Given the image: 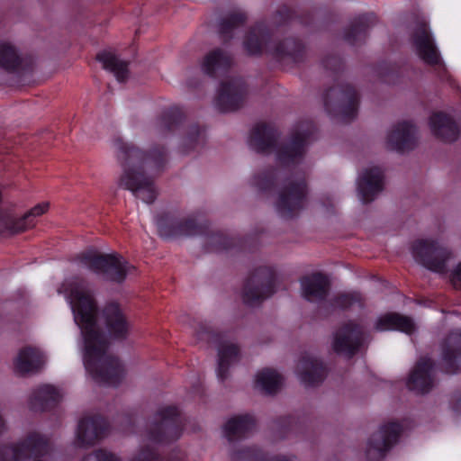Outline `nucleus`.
<instances>
[{"label": "nucleus", "instance_id": "1", "mask_svg": "<svg viewBox=\"0 0 461 461\" xmlns=\"http://www.w3.org/2000/svg\"><path fill=\"white\" fill-rule=\"evenodd\" d=\"M59 293L69 300L75 322L81 330L86 369L95 382L118 385L124 377V367L109 350L110 342L97 322L104 325L111 338L123 339L130 330L123 310L118 303H109L98 313L97 303L87 283L77 276L65 280Z\"/></svg>", "mask_w": 461, "mask_h": 461}, {"label": "nucleus", "instance_id": "2", "mask_svg": "<svg viewBox=\"0 0 461 461\" xmlns=\"http://www.w3.org/2000/svg\"><path fill=\"white\" fill-rule=\"evenodd\" d=\"M116 158L122 168L118 186L131 191L136 198L152 203L157 197L152 175L160 172L167 162L164 147H154L149 154L133 144L116 140Z\"/></svg>", "mask_w": 461, "mask_h": 461}, {"label": "nucleus", "instance_id": "3", "mask_svg": "<svg viewBox=\"0 0 461 461\" xmlns=\"http://www.w3.org/2000/svg\"><path fill=\"white\" fill-rule=\"evenodd\" d=\"M308 187L303 172L296 170L285 175L275 203L278 214L286 220L298 216L305 208Z\"/></svg>", "mask_w": 461, "mask_h": 461}, {"label": "nucleus", "instance_id": "4", "mask_svg": "<svg viewBox=\"0 0 461 461\" xmlns=\"http://www.w3.org/2000/svg\"><path fill=\"white\" fill-rule=\"evenodd\" d=\"M77 260L94 273L101 275L105 280L119 284L122 283L128 275L136 272V267L117 253L101 254L88 250L77 255Z\"/></svg>", "mask_w": 461, "mask_h": 461}, {"label": "nucleus", "instance_id": "5", "mask_svg": "<svg viewBox=\"0 0 461 461\" xmlns=\"http://www.w3.org/2000/svg\"><path fill=\"white\" fill-rule=\"evenodd\" d=\"M324 105L329 113L347 122L356 115L358 95L350 85L333 86L325 94Z\"/></svg>", "mask_w": 461, "mask_h": 461}, {"label": "nucleus", "instance_id": "6", "mask_svg": "<svg viewBox=\"0 0 461 461\" xmlns=\"http://www.w3.org/2000/svg\"><path fill=\"white\" fill-rule=\"evenodd\" d=\"M406 426L399 421H387L369 438L366 457L367 461H382L387 452L398 442Z\"/></svg>", "mask_w": 461, "mask_h": 461}, {"label": "nucleus", "instance_id": "7", "mask_svg": "<svg viewBox=\"0 0 461 461\" xmlns=\"http://www.w3.org/2000/svg\"><path fill=\"white\" fill-rule=\"evenodd\" d=\"M275 272L267 267L257 268L248 278L242 298L244 303L255 306L261 303L274 293Z\"/></svg>", "mask_w": 461, "mask_h": 461}, {"label": "nucleus", "instance_id": "8", "mask_svg": "<svg viewBox=\"0 0 461 461\" xmlns=\"http://www.w3.org/2000/svg\"><path fill=\"white\" fill-rule=\"evenodd\" d=\"M411 252L417 262L437 273L446 272L447 261L451 258V252L447 248L428 240L415 241Z\"/></svg>", "mask_w": 461, "mask_h": 461}, {"label": "nucleus", "instance_id": "9", "mask_svg": "<svg viewBox=\"0 0 461 461\" xmlns=\"http://www.w3.org/2000/svg\"><path fill=\"white\" fill-rule=\"evenodd\" d=\"M48 440L42 436L32 433L11 445L0 447V461H25L32 456H41L49 452Z\"/></svg>", "mask_w": 461, "mask_h": 461}, {"label": "nucleus", "instance_id": "10", "mask_svg": "<svg viewBox=\"0 0 461 461\" xmlns=\"http://www.w3.org/2000/svg\"><path fill=\"white\" fill-rule=\"evenodd\" d=\"M179 412L176 407L158 410L148 430L147 438L153 442L176 440L180 436Z\"/></svg>", "mask_w": 461, "mask_h": 461}, {"label": "nucleus", "instance_id": "11", "mask_svg": "<svg viewBox=\"0 0 461 461\" xmlns=\"http://www.w3.org/2000/svg\"><path fill=\"white\" fill-rule=\"evenodd\" d=\"M364 328L352 321L341 325L334 333L332 348L338 354L352 357L365 341Z\"/></svg>", "mask_w": 461, "mask_h": 461}, {"label": "nucleus", "instance_id": "12", "mask_svg": "<svg viewBox=\"0 0 461 461\" xmlns=\"http://www.w3.org/2000/svg\"><path fill=\"white\" fill-rule=\"evenodd\" d=\"M246 95L244 81L240 77H231L221 82L216 106L222 113L236 111L243 104Z\"/></svg>", "mask_w": 461, "mask_h": 461}, {"label": "nucleus", "instance_id": "13", "mask_svg": "<svg viewBox=\"0 0 461 461\" xmlns=\"http://www.w3.org/2000/svg\"><path fill=\"white\" fill-rule=\"evenodd\" d=\"M411 42L418 56L429 65L439 63L440 58L436 48L428 23L418 20L411 33Z\"/></svg>", "mask_w": 461, "mask_h": 461}, {"label": "nucleus", "instance_id": "14", "mask_svg": "<svg viewBox=\"0 0 461 461\" xmlns=\"http://www.w3.org/2000/svg\"><path fill=\"white\" fill-rule=\"evenodd\" d=\"M416 126L408 121L393 125L387 134L386 147L388 149L405 152L413 149L418 144Z\"/></svg>", "mask_w": 461, "mask_h": 461}, {"label": "nucleus", "instance_id": "15", "mask_svg": "<svg viewBox=\"0 0 461 461\" xmlns=\"http://www.w3.org/2000/svg\"><path fill=\"white\" fill-rule=\"evenodd\" d=\"M157 226L159 235L164 238L191 237L203 232V227L194 219L172 220L168 214L160 215Z\"/></svg>", "mask_w": 461, "mask_h": 461}, {"label": "nucleus", "instance_id": "16", "mask_svg": "<svg viewBox=\"0 0 461 461\" xmlns=\"http://www.w3.org/2000/svg\"><path fill=\"white\" fill-rule=\"evenodd\" d=\"M310 132L307 130H296L291 139L277 150V160L283 167L297 165L305 154Z\"/></svg>", "mask_w": 461, "mask_h": 461}, {"label": "nucleus", "instance_id": "17", "mask_svg": "<svg viewBox=\"0 0 461 461\" xmlns=\"http://www.w3.org/2000/svg\"><path fill=\"white\" fill-rule=\"evenodd\" d=\"M434 367L435 363L431 358L420 357L410 375L408 389L420 394L429 393L435 385Z\"/></svg>", "mask_w": 461, "mask_h": 461}, {"label": "nucleus", "instance_id": "18", "mask_svg": "<svg viewBox=\"0 0 461 461\" xmlns=\"http://www.w3.org/2000/svg\"><path fill=\"white\" fill-rule=\"evenodd\" d=\"M109 429L108 422L101 416L86 417L79 421L77 444L80 447L94 445L104 438Z\"/></svg>", "mask_w": 461, "mask_h": 461}, {"label": "nucleus", "instance_id": "19", "mask_svg": "<svg viewBox=\"0 0 461 461\" xmlns=\"http://www.w3.org/2000/svg\"><path fill=\"white\" fill-rule=\"evenodd\" d=\"M441 365L447 374L461 371V331L447 335L441 345Z\"/></svg>", "mask_w": 461, "mask_h": 461}, {"label": "nucleus", "instance_id": "20", "mask_svg": "<svg viewBox=\"0 0 461 461\" xmlns=\"http://www.w3.org/2000/svg\"><path fill=\"white\" fill-rule=\"evenodd\" d=\"M384 173L380 167L365 169L357 179V192L364 203L372 202L382 192Z\"/></svg>", "mask_w": 461, "mask_h": 461}, {"label": "nucleus", "instance_id": "21", "mask_svg": "<svg viewBox=\"0 0 461 461\" xmlns=\"http://www.w3.org/2000/svg\"><path fill=\"white\" fill-rule=\"evenodd\" d=\"M301 290L303 297L311 303L324 301L330 289V282L327 276L317 272L301 278Z\"/></svg>", "mask_w": 461, "mask_h": 461}, {"label": "nucleus", "instance_id": "22", "mask_svg": "<svg viewBox=\"0 0 461 461\" xmlns=\"http://www.w3.org/2000/svg\"><path fill=\"white\" fill-rule=\"evenodd\" d=\"M298 373L302 383L305 386H316L323 382L327 370L321 361L315 357L307 355L300 360Z\"/></svg>", "mask_w": 461, "mask_h": 461}, {"label": "nucleus", "instance_id": "23", "mask_svg": "<svg viewBox=\"0 0 461 461\" xmlns=\"http://www.w3.org/2000/svg\"><path fill=\"white\" fill-rule=\"evenodd\" d=\"M429 127L433 135L445 142H453L459 135L455 121L444 113H433L429 118Z\"/></svg>", "mask_w": 461, "mask_h": 461}, {"label": "nucleus", "instance_id": "24", "mask_svg": "<svg viewBox=\"0 0 461 461\" xmlns=\"http://www.w3.org/2000/svg\"><path fill=\"white\" fill-rule=\"evenodd\" d=\"M44 364L41 352L32 347L23 348L14 361L15 371L24 375L38 372Z\"/></svg>", "mask_w": 461, "mask_h": 461}, {"label": "nucleus", "instance_id": "25", "mask_svg": "<svg viewBox=\"0 0 461 461\" xmlns=\"http://www.w3.org/2000/svg\"><path fill=\"white\" fill-rule=\"evenodd\" d=\"M232 62V58L229 53L221 49H214L204 56L202 69L211 77H218L226 72Z\"/></svg>", "mask_w": 461, "mask_h": 461}, {"label": "nucleus", "instance_id": "26", "mask_svg": "<svg viewBox=\"0 0 461 461\" xmlns=\"http://www.w3.org/2000/svg\"><path fill=\"white\" fill-rule=\"evenodd\" d=\"M277 137V131L273 126L258 123L251 131L250 146L258 152L267 153L274 147Z\"/></svg>", "mask_w": 461, "mask_h": 461}, {"label": "nucleus", "instance_id": "27", "mask_svg": "<svg viewBox=\"0 0 461 461\" xmlns=\"http://www.w3.org/2000/svg\"><path fill=\"white\" fill-rule=\"evenodd\" d=\"M377 23L374 14H366L355 18L345 31L344 40L350 45L361 43L366 35V31Z\"/></svg>", "mask_w": 461, "mask_h": 461}, {"label": "nucleus", "instance_id": "28", "mask_svg": "<svg viewBox=\"0 0 461 461\" xmlns=\"http://www.w3.org/2000/svg\"><path fill=\"white\" fill-rule=\"evenodd\" d=\"M59 399L60 394L54 386L44 384L32 393L29 406L34 411H43L52 408Z\"/></svg>", "mask_w": 461, "mask_h": 461}, {"label": "nucleus", "instance_id": "29", "mask_svg": "<svg viewBox=\"0 0 461 461\" xmlns=\"http://www.w3.org/2000/svg\"><path fill=\"white\" fill-rule=\"evenodd\" d=\"M256 428L255 419L249 414L230 418L225 424L224 433L230 441L247 437Z\"/></svg>", "mask_w": 461, "mask_h": 461}, {"label": "nucleus", "instance_id": "30", "mask_svg": "<svg viewBox=\"0 0 461 461\" xmlns=\"http://www.w3.org/2000/svg\"><path fill=\"white\" fill-rule=\"evenodd\" d=\"M375 329L380 331L397 330L411 334L415 326L412 320L407 316L399 313H387L377 320Z\"/></svg>", "mask_w": 461, "mask_h": 461}, {"label": "nucleus", "instance_id": "31", "mask_svg": "<svg viewBox=\"0 0 461 461\" xmlns=\"http://www.w3.org/2000/svg\"><path fill=\"white\" fill-rule=\"evenodd\" d=\"M96 59L103 64L104 69L113 73L119 82H123L128 78L129 63L119 59L115 54L104 51L97 54Z\"/></svg>", "mask_w": 461, "mask_h": 461}, {"label": "nucleus", "instance_id": "32", "mask_svg": "<svg viewBox=\"0 0 461 461\" xmlns=\"http://www.w3.org/2000/svg\"><path fill=\"white\" fill-rule=\"evenodd\" d=\"M218 376L223 381L228 376L229 366L240 359V348L233 343H223L218 349Z\"/></svg>", "mask_w": 461, "mask_h": 461}, {"label": "nucleus", "instance_id": "33", "mask_svg": "<svg viewBox=\"0 0 461 461\" xmlns=\"http://www.w3.org/2000/svg\"><path fill=\"white\" fill-rule=\"evenodd\" d=\"M283 376L274 369L266 368L257 375V386L267 394L276 393L283 385Z\"/></svg>", "mask_w": 461, "mask_h": 461}, {"label": "nucleus", "instance_id": "34", "mask_svg": "<svg viewBox=\"0 0 461 461\" xmlns=\"http://www.w3.org/2000/svg\"><path fill=\"white\" fill-rule=\"evenodd\" d=\"M22 64L17 48L8 41H0V68L14 72Z\"/></svg>", "mask_w": 461, "mask_h": 461}, {"label": "nucleus", "instance_id": "35", "mask_svg": "<svg viewBox=\"0 0 461 461\" xmlns=\"http://www.w3.org/2000/svg\"><path fill=\"white\" fill-rule=\"evenodd\" d=\"M232 461H295L293 456H275L269 459H266L263 454L254 447H246L239 449L232 453Z\"/></svg>", "mask_w": 461, "mask_h": 461}, {"label": "nucleus", "instance_id": "36", "mask_svg": "<svg viewBox=\"0 0 461 461\" xmlns=\"http://www.w3.org/2000/svg\"><path fill=\"white\" fill-rule=\"evenodd\" d=\"M247 21V15L240 11H235L221 19L219 24V32L224 41L232 37V32L242 26Z\"/></svg>", "mask_w": 461, "mask_h": 461}, {"label": "nucleus", "instance_id": "37", "mask_svg": "<svg viewBox=\"0 0 461 461\" xmlns=\"http://www.w3.org/2000/svg\"><path fill=\"white\" fill-rule=\"evenodd\" d=\"M183 113L178 108H172L163 113L158 121V131L164 135L174 131L181 122Z\"/></svg>", "mask_w": 461, "mask_h": 461}, {"label": "nucleus", "instance_id": "38", "mask_svg": "<svg viewBox=\"0 0 461 461\" xmlns=\"http://www.w3.org/2000/svg\"><path fill=\"white\" fill-rule=\"evenodd\" d=\"M266 43V33L263 28L254 27L250 30L244 41L246 50L251 54H258L262 51Z\"/></svg>", "mask_w": 461, "mask_h": 461}, {"label": "nucleus", "instance_id": "39", "mask_svg": "<svg viewBox=\"0 0 461 461\" xmlns=\"http://www.w3.org/2000/svg\"><path fill=\"white\" fill-rule=\"evenodd\" d=\"M280 176V172L273 167H269L254 176V185L260 191H268L270 190Z\"/></svg>", "mask_w": 461, "mask_h": 461}, {"label": "nucleus", "instance_id": "40", "mask_svg": "<svg viewBox=\"0 0 461 461\" xmlns=\"http://www.w3.org/2000/svg\"><path fill=\"white\" fill-rule=\"evenodd\" d=\"M302 49L303 45L301 41L294 39H285L276 46L275 53L279 58L290 56L293 59H296L302 51Z\"/></svg>", "mask_w": 461, "mask_h": 461}, {"label": "nucleus", "instance_id": "41", "mask_svg": "<svg viewBox=\"0 0 461 461\" xmlns=\"http://www.w3.org/2000/svg\"><path fill=\"white\" fill-rule=\"evenodd\" d=\"M203 143V131L198 125L190 126L183 141V152L189 153Z\"/></svg>", "mask_w": 461, "mask_h": 461}, {"label": "nucleus", "instance_id": "42", "mask_svg": "<svg viewBox=\"0 0 461 461\" xmlns=\"http://www.w3.org/2000/svg\"><path fill=\"white\" fill-rule=\"evenodd\" d=\"M360 300L361 296L357 293L340 294L332 299L331 304L335 308L347 309Z\"/></svg>", "mask_w": 461, "mask_h": 461}, {"label": "nucleus", "instance_id": "43", "mask_svg": "<svg viewBox=\"0 0 461 461\" xmlns=\"http://www.w3.org/2000/svg\"><path fill=\"white\" fill-rule=\"evenodd\" d=\"M232 245V240L222 233H215L210 237L208 246L210 251L227 249Z\"/></svg>", "mask_w": 461, "mask_h": 461}, {"label": "nucleus", "instance_id": "44", "mask_svg": "<svg viewBox=\"0 0 461 461\" xmlns=\"http://www.w3.org/2000/svg\"><path fill=\"white\" fill-rule=\"evenodd\" d=\"M196 336L198 339L202 340H207L208 342L216 341L219 335L211 330L208 327H206L204 324L200 323L197 330H196Z\"/></svg>", "mask_w": 461, "mask_h": 461}, {"label": "nucleus", "instance_id": "45", "mask_svg": "<svg viewBox=\"0 0 461 461\" xmlns=\"http://www.w3.org/2000/svg\"><path fill=\"white\" fill-rule=\"evenodd\" d=\"M131 461H158L157 453L149 447H141Z\"/></svg>", "mask_w": 461, "mask_h": 461}, {"label": "nucleus", "instance_id": "46", "mask_svg": "<svg viewBox=\"0 0 461 461\" xmlns=\"http://www.w3.org/2000/svg\"><path fill=\"white\" fill-rule=\"evenodd\" d=\"M95 456L97 461H122L120 456L105 449L96 450L95 452Z\"/></svg>", "mask_w": 461, "mask_h": 461}, {"label": "nucleus", "instance_id": "47", "mask_svg": "<svg viewBox=\"0 0 461 461\" xmlns=\"http://www.w3.org/2000/svg\"><path fill=\"white\" fill-rule=\"evenodd\" d=\"M451 281L456 287L461 288V262L453 270Z\"/></svg>", "mask_w": 461, "mask_h": 461}, {"label": "nucleus", "instance_id": "48", "mask_svg": "<svg viewBox=\"0 0 461 461\" xmlns=\"http://www.w3.org/2000/svg\"><path fill=\"white\" fill-rule=\"evenodd\" d=\"M451 404L455 411H460L461 410V394L458 393H456L453 394L451 399Z\"/></svg>", "mask_w": 461, "mask_h": 461}, {"label": "nucleus", "instance_id": "49", "mask_svg": "<svg viewBox=\"0 0 461 461\" xmlns=\"http://www.w3.org/2000/svg\"><path fill=\"white\" fill-rule=\"evenodd\" d=\"M324 66L327 68H333V67H339L340 66V60L336 57H331L324 60Z\"/></svg>", "mask_w": 461, "mask_h": 461}]
</instances>
